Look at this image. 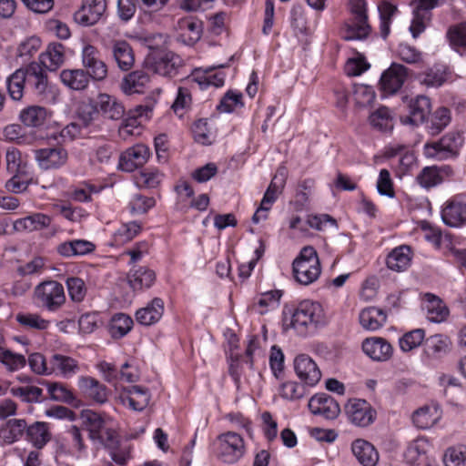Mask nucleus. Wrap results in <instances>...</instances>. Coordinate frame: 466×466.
<instances>
[{
	"label": "nucleus",
	"instance_id": "obj_1",
	"mask_svg": "<svg viewBox=\"0 0 466 466\" xmlns=\"http://www.w3.org/2000/svg\"><path fill=\"white\" fill-rule=\"evenodd\" d=\"M32 87L39 100L55 103L56 90L47 80V76L39 63L32 62L25 68L15 70L6 80L7 91L13 100L23 97L25 86Z\"/></svg>",
	"mask_w": 466,
	"mask_h": 466
},
{
	"label": "nucleus",
	"instance_id": "obj_12",
	"mask_svg": "<svg viewBox=\"0 0 466 466\" xmlns=\"http://www.w3.org/2000/svg\"><path fill=\"white\" fill-rule=\"evenodd\" d=\"M407 78L406 66L392 63L380 79V87L383 97L398 93Z\"/></svg>",
	"mask_w": 466,
	"mask_h": 466
},
{
	"label": "nucleus",
	"instance_id": "obj_50",
	"mask_svg": "<svg viewBox=\"0 0 466 466\" xmlns=\"http://www.w3.org/2000/svg\"><path fill=\"white\" fill-rule=\"evenodd\" d=\"M47 116L48 113L45 107L31 106L20 112L19 118L26 127H39L46 123Z\"/></svg>",
	"mask_w": 466,
	"mask_h": 466
},
{
	"label": "nucleus",
	"instance_id": "obj_48",
	"mask_svg": "<svg viewBox=\"0 0 466 466\" xmlns=\"http://www.w3.org/2000/svg\"><path fill=\"white\" fill-rule=\"evenodd\" d=\"M112 52L118 67L122 71H127L132 67L135 58L133 50L127 42H116L113 46Z\"/></svg>",
	"mask_w": 466,
	"mask_h": 466
},
{
	"label": "nucleus",
	"instance_id": "obj_55",
	"mask_svg": "<svg viewBox=\"0 0 466 466\" xmlns=\"http://www.w3.org/2000/svg\"><path fill=\"white\" fill-rule=\"evenodd\" d=\"M451 47L461 56L466 55V22L451 27L447 32Z\"/></svg>",
	"mask_w": 466,
	"mask_h": 466
},
{
	"label": "nucleus",
	"instance_id": "obj_35",
	"mask_svg": "<svg viewBox=\"0 0 466 466\" xmlns=\"http://www.w3.org/2000/svg\"><path fill=\"white\" fill-rule=\"evenodd\" d=\"M65 46L61 43H50L39 56L40 66L49 71H56L65 62Z\"/></svg>",
	"mask_w": 466,
	"mask_h": 466
},
{
	"label": "nucleus",
	"instance_id": "obj_2",
	"mask_svg": "<svg viewBox=\"0 0 466 466\" xmlns=\"http://www.w3.org/2000/svg\"><path fill=\"white\" fill-rule=\"evenodd\" d=\"M349 10L350 16L344 24L343 38L348 41L366 39L371 32L366 0H350Z\"/></svg>",
	"mask_w": 466,
	"mask_h": 466
},
{
	"label": "nucleus",
	"instance_id": "obj_15",
	"mask_svg": "<svg viewBox=\"0 0 466 466\" xmlns=\"http://www.w3.org/2000/svg\"><path fill=\"white\" fill-rule=\"evenodd\" d=\"M149 156L150 151L146 145L137 144L121 153L118 167L122 171L133 172L142 167Z\"/></svg>",
	"mask_w": 466,
	"mask_h": 466
},
{
	"label": "nucleus",
	"instance_id": "obj_10",
	"mask_svg": "<svg viewBox=\"0 0 466 466\" xmlns=\"http://www.w3.org/2000/svg\"><path fill=\"white\" fill-rule=\"evenodd\" d=\"M84 70L89 80L103 81L107 76V66L100 58L98 50L92 45L86 44L81 51Z\"/></svg>",
	"mask_w": 466,
	"mask_h": 466
},
{
	"label": "nucleus",
	"instance_id": "obj_34",
	"mask_svg": "<svg viewBox=\"0 0 466 466\" xmlns=\"http://www.w3.org/2000/svg\"><path fill=\"white\" fill-rule=\"evenodd\" d=\"M412 252L409 246L400 245L394 248L387 256L386 265L389 269L401 272L406 270L411 262Z\"/></svg>",
	"mask_w": 466,
	"mask_h": 466
},
{
	"label": "nucleus",
	"instance_id": "obj_25",
	"mask_svg": "<svg viewBox=\"0 0 466 466\" xmlns=\"http://www.w3.org/2000/svg\"><path fill=\"white\" fill-rule=\"evenodd\" d=\"M363 352L376 361H386L393 352L392 346L383 338H370L362 342Z\"/></svg>",
	"mask_w": 466,
	"mask_h": 466
},
{
	"label": "nucleus",
	"instance_id": "obj_49",
	"mask_svg": "<svg viewBox=\"0 0 466 466\" xmlns=\"http://www.w3.org/2000/svg\"><path fill=\"white\" fill-rule=\"evenodd\" d=\"M429 449V442L424 438H418L412 441L404 453L407 463L419 465L426 460V453Z\"/></svg>",
	"mask_w": 466,
	"mask_h": 466
},
{
	"label": "nucleus",
	"instance_id": "obj_36",
	"mask_svg": "<svg viewBox=\"0 0 466 466\" xmlns=\"http://www.w3.org/2000/svg\"><path fill=\"white\" fill-rule=\"evenodd\" d=\"M96 249V245L86 239H73L60 243L57 248V253L65 258L80 257L92 253Z\"/></svg>",
	"mask_w": 466,
	"mask_h": 466
},
{
	"label": "nucleus",
	"instance_id": "obj_60",
	"mask_svg": "<svg viewBox=\"0 0 466 466\" xmlns=\"http://www.w3.org/2000/svg\"><path fill=\"white\" fill-rule=\"evenodd\" d=\"M417 182L422 187L430 188L441 183L442 178L436 167H426L417 176Z\"/></svg>",
	"mask_w": 466,
	"mask_h": 466
},
{
	"label": "nucleus",
	"instance_id": "obj_38",
	"mask_svg": "<svg viewBox=\"0 0 466 466\" xmlns=\"http://www.w3.org/2000/svg\"><path fill=\"white\" fill-rule=\"evenodd\" d=\"M25 440L35 448L42 449L51 440V432L47 422L35 421L26 425Z\"/></svg>",
	"mask_w": 466,
	"mask_h": 466
},
{
	"label": "nucleus",
	"instance_id": "obj_40",
	"mask_svg": "<svg viewBox=\"0 0 466 466\" xmlns=\"http://www.w3.org/2000/svg\"><path fill=\"white\" fill-rule=\"evenodd\" d=\"M26 425V421L24 419L8 420L0 428V438L5 444H13L25 435Z\"/></svg>",
	"mask_w": 466,
	"mask_h": 466
},
{
	"label": "nucleus",
	"instance_id": "obj_16",
	"mask_svg": "<svg viewBox=\"0 0 466 466\" xmlns=\"http://www.w3.org/2000/svg\"><path fill=\"white\" fill-rule=\"evenodd\" d=\"M294 369L299 379L307 386H315L321 379V371L316 362L306 354L294 360Z\"/></svg>",
	"mask_w": 466,
	"mask_h": 466
},
{
	"label": "nucleus",
	"instance_id": "obj_41",
	"mask_svg": "<svg viewBox=\"0 0 466 466\" xmlns=\"http://www.w3.org/2000/svg\"><path fill=\"white\" fill-rule=\"evenodd\" d=\"M238 339L234 338L229 341V348L226 351L227 360L228 363V373L234 382L238 384L242 376V365L245 359L242 354L238 351Z\"/></svg>",
	"mask_w": 466,
	"mask_h": 466
},
{
	"label": "nucleus",
	"instance_id": "obj_52",
	"mask_svg": "<svg viewBox=\"0 0 466 466\" xmlns=\"http://www.w3.org/2000/svg\"><path fill=\"white\" fill-rule=\"evenodd\" d=\"M420 80L428 87H439L447 80V70L442 65H434L420 75Z\"/></svg>",
	"mask_w": 466,
	"mask_h": 466
},
{
	"label": "nucleus",
	"instance_id": "obj_32",
	"mask_svg": "<svg viewBox=\"0 0 466 466\" xmlns=\"http://www.w3.org/2000/svg\"><path fill=\"white\" fill-rule=\"evenodd\" d=\"M51 224V218L43 213H33L14 221L13 228L17 232H32L47 228Z\"/></svg>",
	"mask_w": 466,
	"mask_h": 466
},
{
	"label": "nucleus",
	"instance_id": "obj_56",
	"mask_svg": "<svg viewBox=\"0 0 466 466\" xmlns=\"http://www.w3.org/2000/svg\"><path fill=\"white\" fill-rule=\"evenodd\" d=\"M397 10V6L388 0H383L378 5L380 35L383 39H386L390 32L391 17L395 15Z\"/></svg>",
	"mask_w": 466,
	"mask_h": 466
},
{
	"label": "nucleus",
	"instance_id": "obj_6",
	"mask_svg": "<svg viewBox=\"0 0 466 466\" xmlns=\"http://www.w3.org/2000/svg\"><path fill=\"white\" fill-rule=\"evenodd\" d=\"M83 421L88 437L95 446H112L116 431L106 428L104 419L96 412L87 410L83 414Z\"/></svg>",
	"mask_w": 466,
	"mask_h": 466
},
{
	"label": "nucleus",
	"instance_id": "obj_17",
	"mask_svg": "<svg viewBox=\"0 0 466 466\" xmlns=\"http://www.w3.org/2000/svg\"><path fill=\"white\" fill-rule=\"evenodd\" d=\"M105 0H84L80 9L74 14V20L82 26L97 23L106 11Z\"/></svg>",
	"mask_w": 466,
	"mask_h": 466
},
{
	"label": "nucleus",
	"instance_id": "obj_47",
	"mask_svg": "<svg viewBox=\"0 0 466 466\" xmlns=\"http://www.w3.org/2000/svg\"><path fill=\"white\" fill-rule=\"evenodd\" d=\"M62 83L73 90H84L89 84V76L84 69H66L60 74Z\"/></svg>",
	"mask_w": 466,
	"mask_h": 466
},
{
	"label": "nucleus",
	"instance_id": "obj_54",
	"mask_svg": "<svg viewBox=\"0 0 466 466\" xmlns=\"http://www.w3.org/2000/svg\"><path fill=\"white\" fill-rule=\"evenodd\" d=\"M0 363L7 371L15 372L26 365V359L20 353L0 347Z\"/></svg>",
	"mask_w": 466,
	"mask_h": 466
},
{
	"label": "nucleus",
	"instance_id": "obj_18",
	"mask_svg": "<svg viewBox=\"0 0 466 466\" xmlns=\"http://www.w3.org/2000/svg\"><path fill=\"white\" fill-rule=\"evenodd\" d=\"M118 399L124 406L136 411H141L148 405L150 393L145 387L131 385L119 392Z\"/></svg>",
	"mask_w": 466,
	"mask_h": 466
},
{
	"label": "nucleus",
	"instance_id": "obj_63",
	"mask_svg": "<svg viewBox=\"0 0 466 466\" xmlns=\"http://www.w3.org/2000/svg\"><path fill=\"white\" fill-rule=\"evenodd\" d=\"M141 130V122L136 116H128L123 119L118 128V135L122 139L127 140L140 135Z\"/></svg>",
	"mask_w": 466,
	"mask_h": 466
},
{
	"label": "nucleus",
	"instance_id": "obj_28",
	"mask_svg": "<svg viewBox=\"0 0 466 466\" xmlns=\"http://www.w3.org/2000/svg\"><path fill=\"white\" fill-rule=\"evenodd\" d=\"M79 370L78 361L74 358L62 354L52 355L50 375L69 379L77 374Z\"/></svg>",
	"mask_w": 466,
	"mask_h": 466
},
{
	"label": "nucleus",
	"instance_id": "obj_9",
	"mask_svg": "<svg viewBox=\"0 0 466 466\" xmlns=\"http://www.w3.org/2000/svg\"><path fill=\"white\" fill-rule=\"evenodd\" d=\"M179 62V56L172 52H153L146 56L144 66L155 74L171 76L177 73Z\"/></svg>",
	"mask_w": 466,
	"mask_h": 466
},
{
	"label": "nucleus",
	"instance_id": "obj_42",
	"mask_svg": "<svg viewBox=\"0 0 466 466\" xmlns=\"http://www.w3.org/2000/svg\"><path fill=\"white\" fill-rule=\"evenodd\" d=\"M359 319L363 329L374 331L384 325L387 315L381 309L369 307L360 311Z\"/></svg>",
	"mask_w": 466,
	"mask_h": 466
},
{
	"label": "nucleus",
	"instance_id": "obj_5",
	"mask_svg": "<svg viewBox=\"0 0 466 466\" xmlns=\"http://www.w3.org/2000/svg\"><path fill=\"white\" fill-rule=\"evenodd\" d=\"M321 306L318 302L304 300L295 309L289 326L299 336H306L310 327L317 325L321 319Z\"/></svg>",
	"mask_w": 466,
	"mask_h": 466
},
{
	"label": "nucleus",
	"instance_id": "obj_4",
	"mask_svg": "<svg viewBox=\"0 0 466 466\" xmlns=\"http://www.w3.org/2000/svg\"><path fill=\"white\" fill-rule=\"evenodd\" d=\"M212 450L220 461L234 464L246 453L245 441L235 431L222 432L213 441Z\"/></svg>",
	"mask_w": 466,
	"mask_h": 466
},
{
	"label": "nucleus",
	"instance_id": "obj_24",
	"mask_svg": "<svg viewBox=\"0 0 466 466\" xmlns=\"http://www.w3.org/2000/svg\"><path fill=\"white\" fill-rule=\"evenodd\" d=\"M178 38L187 46H193L202 35V21L194 16L180 18L177 22Z\"/></svg>",
	"mask_w": 466,
	"mask_h": 466
},
{
	"label": "nucleus",
	"instance_id": "obj_59",
	"mask_svg": "<svg viewBox=\"0 0 466 466\" xmlns=\"http://www.w3.org/2000/svg\"><path fill=\"white\" fill-rule=\"evenodd\" d=\"M451 120V110L445 106L437 108L431 116L430 129L432 134L442 131Z\"/></svg>",
	"mask_w": 466,
	"mask_h": 466
},
{
	"label": "nucleus",
	"instance_id": "obj_33",
	"mask_svg": "<svg viewBox=\"0 0 466 466\" xmlns=\"http://www.w3.org/2000/svg\"><path fill=\"white\" fill-rule=\"evenodd\" d=\"M441 418V411L436 405H426L416 410L412 414L414 426L420 430H428L434 426Z\"/></svg>",
	"mask_w": 466,
	"mask_h": 466
},
{
	"label": "nucleus",
	"instance_id": "obj_45",
	"mask_svg": "<svg viewBox=\"0 0 466 466\" xmlns=\"http://www.w3.org/2000/svg\"><path fill=\"white\" fill-rule=\"evenodd\" d=\"M133 324L131 317L125 313H116L108 322V333L115 339H122L130 332Z\"/></svg>",
	"mask_w": 466,
	"mask_h": 466
},
{
	"label": "nucleus",
	"instance_id": "obj_44",
	"mask_svg": "<svg viewBox=\"0 0 466 466\" xmlns=\"http://www.w3.org/2000/svg\"><path fill=\"white\" fill-rule=\"evenodd\" d=\"M450 339L442 334L430 336L424 340V352L431 358H441L450 350Z\"/></svg>",
	"mask_w": 466,
	"mask_h": 466
},
{
	"label": "nucleus",
	"instance_id": "obj_53",
	"mask_svg": "<svg viewBox=\"0 0 466 466\" xmlns=\"http://www.w3.org/2000/svg\"><path fill=\"white\" fill-rule=\"evenodd\" d=\"M15 319L22 327L39 331L46 330L51 324L50 320L37 313L31 312H19L16 314Z\"/></svg>",
	"mask_w": 466,
	"mask_h": 466
},
{
	"label": "nucleus",
	"instance_id": "obj_43",
	"mask_svg": "<svg viewBox=\"0 0 466 466\" xmlns=\"http://www.w3.org/2000/svg\"><path fill=\"white\" fill-rule=\"evenodd\" d=\"M142 226L137 221L121 224L112 234L111 246L120 247L136 238L141 231Z\"/></svg>",
	"mask_w": 466,
	"mask_h": 466
},
{
	"label": "nucleus",
	"instance_id": "obj_30",
	"mask_svg": "<svg viewBox=\"0 0 466 466\" xmlns=\"http://www.w3.org/2000/svg\"><path fill=\"white\" fill-rule=\"evenodd\" d=\"M156 281V273L153 269L139 266L133 268L127 275V282L134 291L151 288Z\"/></svg>",
	"mask_w": 466,
	"mask_h": 466
},
{
	"label": "nucleus",
	"instance_id": "obj_39",
	"mask_svg": "<svg viewBox=\"0 0 466 466\" xmlns=\"http://www.w3.org/2000/svg\"><path fill=\"white\" fill-rule=\"evenodd\" d=\"M98 109L102 116L118 120L125 114L124 106L115 97L107 94H100L97 97Z\"/></svg>",
	"mask_w": 466,
	"mask_h": 466
},
{
	"label": "nucleus",
	"instance_id": "obj_8",
	"mask_svg": "<svg viewBox=\"0 0 466 466\" xmlns=\"http://www.w3.org/2000/svg\"><path fill=\"white\" fill-rule=\"evenodd\" d=\"M442 222L451 228L466 226V192L456 194L447 199L441 211Z\"/></svg>",
	"mask_w": 466,
	"mask_h": 466
},
{
	"label": "nucleus",
	"instance_id": "obj_46",
	"mask_svg": "<svg viewBox=\"0 0 466 466\" xmlns=\"http://www.w3.org/2000/svg\"><path fill=\"white\" fill-rule=\"evenodd\" d=\"M369 123L374 128L380 132L391 131L393 129V115L387 106H380L370 113Z\"/></svg>",
	"mask_w": 466,
	"mask_h": 466
},
{
	"label": "nucleus",
	"instance_id": "obj_22",
	"mask_svg": "<svg viewBox=\"0 0 466 466\" xmlns=\"http://www.w3.org/2000/svg\"><path fill=\"white\" fill-rule=\"evenodd\" d=\"M35 160L42 169L62 167L67 160V151L62 147H45L35 151Z\"/></svg>",
	"mask_w": 466,
	"mask_h": 466
},
{
	"label": "nucleus",
	"instance_id": "obj_64",
	"mask_svg": "<svg viewBox=\"0 0 466 466\" xmlns=\"http://www.w3.org/2000/svg\"><path fill=\"white\" fill-rule=\"evenodd\" d=\"M444 463L446 466H466V446L458 445L448 449Z\"/></svg>",
	"mask_w": 466,
	"mask_h": 466
},
{
	"label": "nucleus",
	"instance_id": "obj_13",
	"mask_svg": "<svg viewBox=\"0 0 466 466\" xmlns=\"http://www.w3.org/2000/svg\"><path fill=\"white\" fill-rule=\"evenodd\" d=\"M77 121L86 130V133H96L102 129L103 119L98 109L97 102L84 100L76 109Z\"/></svg>",
	"mask_w": 466,
	"mask_h": 466
},
{
	"label": "nucleus",
	"instance_id": "obj_21",
	"mask_svg": "<svg viewBox=\"0 0 466 466\" xmlns=\"http://www.w3.org/2000/svg\"><path fill=\"white\" fill-rule=\"evenodd\" d=\"M440 0H415L413 6V18L410 31L417 38L426 28L425 21L430 18V11L438 6Z\"/></svg>",
	"mask_w": 466,
	"mask_h": 466
},
{
	"label": "nucleus",
	"instance_id": "obj_23",
	"mask_svg": "<svg viewBox=\"0 0 466 466\" xmlns=\"http://www.w3.org/2000/svg\"><path fill=\"white\" fill-rule=\"evenodd\" d=\"M223 66V65L218 66V68H222ZM216 68L217 66L195 68L191 75L193 81L196 82L202 90L208 89L210 86L216 88L223 86L226 74L223 71H216Z\"/></svg>",
	"mask_w": 466,
	"mask_h": 466
},
{
	"label": "nucleus",
	"instance_id": "obj_58",
	"mask_svg": "<svg viewBox=\"0 0 466 466\" xmlns=\"http://www.w3.org/2000/svg\"><path fill=\"white\" fill-rule=\"evenodd\" d=\"M425 340V331L423 329H415L406 332L399 339V345L403 352H409Z\"/></svg>",
	"mask_w": 466,
	"mask_h": 466
},
{
	"label": "nucleus",
	"instance_id": "obj_27",
	"mask_svg": "<svg viewBox=\"0 0 466 466\" xmlns=\"http://www.w3.org/2000/svg\"><path fill=\"white\" fill-rule=\"evenodd\" d=\"M164 301L160 298H154L145 307L136 312L137 321L143 326H151L160 320L164 313Z\"/></svg>",
	"mask_w": 466,
	"mask_h": 466
},
{
	"label": "nucleus",
	"instance_id": "obj_62",
	"mask_svg": "<svg viewBox=\"0 0 466 466\" xmlns=\"http://www.w3.org/2000/svg\"><path fill=\"white\" fill-rule=\"evenodd\" d=\"M162 177L163 175L157 169L147 168L141 171L135 180L137 187L154 188L160 183Z\"/></svg>",
	"mask_w": 466,
	"mask_h": 466
},
{
	"label": "nucleus",
	"instance_id": "obj_3",
	"mask_svg": "<svg viewBox=\"0 0 466 466\" xmlns=\"http://www.w3.org/2000/svg\"><path fill=\"white\" fill-rule=\"evenodd\" d=\"M321 273L318 253L311 246L304 247L292 263L294 279L304 286L315 282Z\"/></svg>",
	"mask_w": 466,
	"mask_h": 466
},
{
	"label": "nucleus",
	"instance_id": "obj_11",
	"mask_svg": "<svg viewBox=\"0 0 466 466\" xmlns=\"http://www.w3.org/2000/svg\"><path fill=\"white\" fill-rule=\"evenodd\" d=\"M462 145V136L457 132H451L443 136L437 143L429 147L427 150L430 156L440 160H446L456 157Z\"/></svg>",
	"mask_w": 466,
	"mask_h": 466
},
{
	"label": "nucleus",
	"instance_id": "obj_29",
	"mask_svg": "<svg viewBox=\"0 0 466 466\" xmlns=\"http://www.w3.org/2000/svg\"><path fill=\"white\" fill-rule=\"evenodd\" d=\"M351 451L362 466H376L379 453L375 447L366 440L357 439L351 443Z\"/></svg>",
	"mask_w": 466,
	"mask_h": 466
},
{
	"label": "nucleus",
	"instance_id": "obj_20",
	"mask_svg": "<svg viewBox=\"0 0 466 466\" xmlns=\"http://www.w3.org/2000/svg\"><path fill=\"white\" fill-rule=\"evenodd\" d=\"M308 406L311 413L326 420H334L340 412L339 403L326 393L311 397Z\"/></svg>",
	"mask_w": 466,
	"mask_h": 466
},
{
	"label": "nucleus",
	"instance_id": "obj_31",
	"mask_svg": "<svg viewBox=\"0 0 466 466\" xmlns=\"http://www.w3.org/2000/svg\"><path fill=\"white\" fill-rule=\"evenodd\" d=\"M423 309L426 318L432 323H441L446 320L450 310L446 304L437 296L428 293L425 295Z\"/></svg>",
	"mask_w": 466,
	"mask_h": 466
},
{
	"label": "nucleus",
	"instance_id": "obj_51",
	"mask_svg": "<svg viewBox=\"0 0 466 466\" xmlns=\"http://www.w3.org/2000/svg\"><path fill=\"white\" fill-rule=\"evenodd\" d=\"M12 174L5 183V188L7 191L19 194L25 191L30 184L35 183L32 173L29 169L10 172Z\"/></svg>",
	"mask_w": 466,
	"mask_h": 466
},
{
	"label": "nucleus",
	"instance_id": "obj_7",
	"mask_svg": "<svg viewBox=\"0 0 466 466\" xmlns=\"http://www.w3.org/2000/svg\"><path fill=\"white\" fill-rule=\"evenodd\" d=\"M35 297L39 305L49 312L58 310L66 302L65 289L56 280H46L35 289Z\"/></svg>",
	"mask_w": 466,
	"mask_h": 466
},
{
	"label": "nucleus",
	"instance_id": "obj_61",
	"mask_svg": "<svg viewBox=\"0 0 466 466\" xmlns=\"http://www.w3.org/2000/svg\"><path fill=\"white\" fill-rule=\"evenodd\" d=\"M306 394L305 384L296 381H287L280 385L279 395L288 400L301 399Z\"/></svg>",
	"mask_w": 466,
	"mask_h": 466
},
{
	"label": "nucleus",
	"instance_id": "obj_19",
	"mask_svg": "<svg viewBox=\"0 0 466 466\" xmlns=\"http://www.w3.org/2000/svg\"><path fill=\"white\" fill-rule=\"evenodd\" d=\"M409 115L400 116L403 125L419 126L422 124L431 111V104L428 96L418 95L409 102Z\"/></svg>",
	"mask_w": 466,
	"mask_h": 466
},
{
	"label": "nucleus",
	"instance_id": "obj_14",
	"mask_svg": "<svg viewBox=\"0 0 466 466\" xmlns=\"http://www.w3.org/2000/svg\"><path fill=\"white\" fill-rule=\"evenodd\" d=\"M346 410L349 420L359 427L370 425L376 418V410L365 400L355 399L350 400Z\"/></svg>",
	"mask_w": 466,
	"mask_h": 466
},
{
	"label": "nucleus",
	"instance_id": "obj_26",
	"mask_svg": "<svg viewBox=\"0 0 466 466\" xmlns=\"http://www.w3.org/2000/svg\"><path fill=\"white\" fill-rule=\"evenodd\" d=\"M77 384L81 391L96 403L104 404L107 401V388L96 379L82 376L78 379Z\"/></svg>",
	"mask_w": 466,
	"mask_h": 466
},
{
	"label": "nucleus",
	"instance_id": "obj_57",
	"mask_svg": "<svg viewBox=\"0 0 466 466\" xmlns=\"http://www.w3.org/2000/svg\"><path fill=\"white\" fill-rule=\"evenodd\" d=\"M10 392L26 403L41 402L43 396V390L33 385L12 387Z\"/></svg>",
	"mask_w": 466,
	"mask_h": 466
},
{
	"label": "nucleus",
	"instance_id": "obj_37",
	"mask_svg": "<svg viewBox=\"0 0 466 466\" xmlns=\"http://www.w3.org/2000/svg\"><path fill=\"white\" fill-rule=\"evenodd\" d=\"M149 83V76L143 70L127 75L121 82V90L126 95L144 93Z\"/></svg>",
	"mask_w": 466,
	"mask_h": 466
}]
</instances>
